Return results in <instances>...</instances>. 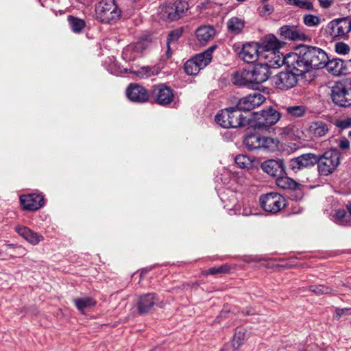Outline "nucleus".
Here are the masks:
<instances>
[{
	"instance_id": "obj_1",
	"label": "nucleus",
	"mask_w": 351,
	"mask_h": 351,
	"mask_svg": "<svg viewBox=\"0 0 351 351\" xmlns=\"http://www.w3.org/2000/svg\"><path fill=\"white\" fill-rule=\"evenodd\" d=\"M327 61L328 56L322 49L303 46L298 53H291L289 64L294 65L298 75H304L311 69L324 67Z\"/></svg>"
},
{
	"instance_id": "obj_12",
	"label": "nucleus",
	"mask_w": 351,
	"mask_h": 351,
	"mask_svg": "<svg viewBox=\"0 0 351 351\" xmlns=\"http://www.w3.org/2000/svg\"><path fill=\"white\" fill-rule=\"evenodd\" d=\"M19 202L21 208L27 211L38 210L45 205L44 196L36 193L21 195Z\"/></svg>"
},
{
	"instance_id": "obj_52",
	"label": "nucleus",
	"mask_w": 351,
	"mask_h": 351,
	"mask_svg": "<svg viewBox=\"0 0 351 351\" xmlns=\"http://www.w3.org/2000/svg\"><path fill=\"white\" fill-rule=\"evenodd\" d=\"M217 45H213L210 47H209L205 51L209 56L212 58L213 53L217 49Z\"/></svg>"
},
{
	"instance_id": "obj_19",
	"label": "nucleus",
	"mask_w": 351,
	"mask_h": 351,
	"mask_svg": "<svg viewBox=\"0 0 351 351\" xmlns=\"http://www.w3.org/2000/svg\"><path fill=\"white\" fill-rule=\"evenodd\" d=\"M259 44L256 42H249L243 45L239 57L248 64L255 62L259 56Z\"/></svg>"
},
{
	"instance_id": "obj_16",
	"label": "nucleus",
	"mask_w": 351,
	"mask_h": 351,
	"mask_svg": "<svg viewBox=\"0 0 351 351\" xmlns=\"http://www.w3.org/2000/svg\"><path fill=\"white\" fill-rule=\"evenodd\" d=\"M279 34L285 39L291 41H306L310 39L309 36L296 25L282 26L279 29Z\"/></svg>"
},
{
	"instance_id": "obj_51",
	"label": "nucleus",
	"mask_w": 351,
	"mask_h": 351,
	"mask_svg": "<svg viewBox=\"0 0 351 351\" xmlns=\"http://www.w3.org/2000/svg\"><path fill=\"white\" fill-rule=\"evenodd\" d=\"M320 6L323 8H328L334 2V0H318Z\"/></svg>"
},
{
	"instance_id": "obj_41",
	"label": "nucleus",
	"mask_w": 351,
	"mask_h": 351,
	"mask_svg": "<svg viewBox=\"0 0 351 351\" xmlns=\"http://www.w3.org/2000/svg\"><path fill=\"white\" fill-rule=\"evenodd\" d=\"M284 132L294 140L300 139L302 136V132L294 125H289L285 128Z\"/></svg>"
},
{
	"instance_id": "obj_13",
	"label": "nucleus",
	"mask_w": 351,
	"mask_h": 351,
	"mask_svg": "<svg viewBox=\"0 0 351 351\" xmlns=\"http://www.w3.org/2000/svg\"><path fill=\"white\" fill-rule=\"evenodd\" d=\"M128 98L136 103L150 102V90L138 84H130L126 89Z\"/></svg>"
},
{
	"instance_id": "obj_42",
	"label": "nucleus",
	"mask_w": 351,
	"mask_h": 351,
	"mask_svg": "<svg viewBox=\"0 0 351 351\" xmlns=\"http://www.w3.org/2000/svg\"><path fill=\"white\" fill-rule=\"evenodd\" d=\"M309 290L315 293L316 295L333 293V290L332 288L322 285H311L309 287Z\"/></svg>"
},
{
	"instance_id": "obj_15",
	"label": "nucleus",
	"mask_w": 351,
	"mask_h": 351,
	"mask_svg": "<svg viewBox=\"0 0 351 351\" xmlns=\"http://www.w3.org/2000/svg\"><path fill=\"white\" fill-rule=\"evenodd\" d=\"M158 301L159 298L155 293H148L139 296L136 305L138 313L143 315L151 313Z\"/></svg>"
},
{
	"instance_id": "obj_38",
	"label": "nucleus",
	"mask_w": 351,
	"mask_h": 351,
	"mask_svg": "<svg viewBox=\"0 0 351 351\" xmlns=\"http://www.w3.org/2000/svg\"><path fill=\"white\" fill-rule=\"evenodd\" d=\"M183 27H179L171 31L167 38V45H175L183 34Z\"/></svg>"
},
{
	"instance_id": "obj_45",
	"label": "nucleus",
	"mask_w": 351,
	"mask_h": 351,
	"mask_svg": "<svg viewBox=\"0 0 351 351\" xmlns=\"http://www.w3.org/2000/svg\"><path fill=\"white\" fill-rule=\"evenodd\" d=\"M193 58L202 66V69L208 65L212 60V58L206 51L197 54Z\"/></svg>"
},
{
	"instance_id": "obj_39",
	"label": "nucleus",
	"mask_w": 351,
	"mask_h": 351,
	"mask_svg": "<svg viewBox=\"0 0 351 351\" xmlns=\"http://www.w3.org/2000/svg\"><path fill=\"white\" fill-rule=\"evenodd\" d=\"M302 20L304 24L309 27H317L322 21L319 16L311 14H304Z\"/></svg>"
},
{
	"instance_id": "obj_5",
	"label": "nucleus",
	"mask_w": 351,
	"mask_h": 351,
	"mask_svg": "<svg viewBox=\"0 0 351 351\" xmlns=\"http://www.w3.org/2000/svg\"><path fill=\"white\" fill-rule=\"evenodd\" d=\"M340 163V154L335 149H331L317 156V169L319 175L328 176L332 173Z\"/></svg>"
},
{
	"instance_id": "obj_30",
	"label": "nucleus",
	"mask_w": 351,
	"mask_h": 351,
	"mask_svg": "<svg viewBox=\"0 0 351 351\" xmlns=\"http://www.w3.org/2000/svg\"><path fill=\"white\" fill-rule=\"evenodd\" d=\"M281 47V43L274 35H267L265 37V52H278Z\"/></svg>"
},
{
	"instance_id": "obj_18",
	"label": "nucleus",
	"mask_w": 351,
	"mask_h": 351,
	"mask_svg": "<svg viewBox=\"0 0 351 351\" xmlns=\"http://www.w3.org/2000/svg\"><path fill=\"white\" fill-rule=\"evenodd\" d=\"M285 197L278 193L265 195V211L276 213L285 207Z\"/></svg>"
},
{
	"instance_id": "obj_56",
	"label": "nucleus",
	"mask_w": 351,
	"mask_h": 351,
	"mask_svg": "<svg viewBox=\"0 0 351 351\" xmlns=\"http://www.w3.org/2000/svg\"><path fill=\"white\" fill-rule=\"evenodd\" d=\"M301 351H315L313 348H307L305 349L302 350Z\"/></svg>"
},
{
	"instance_id": "obj_11",
	"label": "nucleus",
	"mask_w": 351,
	"mask_h": 351,
	"mask_svg": "<svg viewBox=\"0 0 351 351\" xmlns=\"http://www.w3.org/2000/svg\"><path fill=\"white\" fill-rule=\"evenodd\" d=\"M189 3L183 0H175L168 3L163 12L170 21H176L183 17L189 10Z\"/></svg>"
},
{
	"instance_id": "obj_48",
	"label": "nucleus",
	"mask_w": 351,
	"mask_h": 351,
	"mask_svg": "<svg viewBox=\"0 0 351 351\" xmlns=\"http://www.w3.org/2000/svg\"><path fill=\"white\" fill-rule=\"evenodd\" d=\"M338 147L343 150L346 151L349 149L350 148V142L348 138L346 137H341L339 139L336 140Z\"/></svg>"
},
{
	"instance_id": "obj_8",
	"label": "nucleus",
	"mask_w": 351,
	"mask_h": 351,
	"mask_svg": "<svg viewBox=\"0 0 351 351\" xmlns=\"http://www.w3.org/2000/svg\"><path fill=\"white\" fill-rule=\"evenodd\" d=\"M280 72L274 76H267L265 82L270 80L271 83L280 90H288L294 87L298 83V74L296 71Z\"/></svg>"
},
{
	"instance_id": "obj_6",
	"label": "nucleus",
	"mask_w": 351,
	"mask_h": 351,
	"mask_svg": "<svg viewBox=\"0 0 351 351\" xmlns=\"http://www.w3.org/2000/svg\"><path fill=\"white\" fill-rule=\"evenodd\" d=\"M250 125L252 130L247 132L243 139V145L249 151L263 147V136L262 135L263 122L261 121V119H253Z\"/></svg>"
},
{
	"instance_id": "obj_23",
	"label": "nucleus",
	"mask_w": 351,
	"mask_h": 351,
	"mask_svg": "<svg viewBox=\"0 0 351 351\" xmlns=\"http://www.w3.org/2000/svg\"><path fill=\"white\" fill-rule=\"evenodd\" d=\"M285 167L281 160H267L265 161V172L271 177H279L283 175Z\"/></svg>"
},
{
	"instance_id": "obj_43",
	"label": "nucleus",
	"mask_w": 351,
	"mask_h": 351,
	"mask_svg": "<svg viewBox=\"0 0 351 351\" xmlns=\"http://www.w3.org/2000/svg\"><path fill=\"white\" fill-rule=\"evenodd\" d=\"M286 110L289 114L296 117H302L306 112V108L303 106H289L286 108Z\"/></svg>"
},
{
	"instance_id": "obj_57",
	"label": "nucleus",
	"mask_w": 351,
	"mask_h": 351,
	"mask_svg": "<svg viewBox=\"0 0 351 351\" xmlns=\"http://www.w3.org/2000/svg\"><path fill=\"white\" fill-rule=\"evenodd\" d=\"M347 208H348V210H349V213H350V215H351V203H350L349 204H348V206H347Z\"/></svg>"
},
{
	"instance_id": "obj_35",
	"label": "nucleus",
	"mask_w": 351,
	"mask_h": 351,
	"mask_svg": "<svg viewBox=\"0 0 351 351\" xmlns=\"http://www.w3.org/2000/svg\"><path fill=\"white\" fill-rule=\"evenodd\" d=\"M68 22L71 30L77 34L80 33L86 26V23L84 20L71 15L68 16Z\"/></svg>"
},
{
	"instance_id": "obj_53",
	"label": "nucleus",
	"mask_w": 351,
	"mask_h": 351,
	"mask_svg": "<svg viewBox=\"0 0 351 351\" xmlns=\"http://www.w3.org/2000/svg\"><path fill=\"white\" fill-rule=\"evenodd\" d=\"M274 8L272 5L267 4L265 5V12H267L269 14L273 13Z\"/></svg>"
},
{
	"instance_id": "obj_46",
	"label": "nucleus",
	"mask_w": 351,
	"mask_h": 351,
	"mask_svg": "<svg viewBox=\"0 0 351 351\" xmlns=\"http://www.w3.org/2000/svg\"><path fill=\"white\" fill-rule=\"evenodd\" d=\"M335 125L341 130L351 128V117L339 119L335 122Z\"/></svg>"
},
{
	"instance_id": "obj_61",
	"label": "nucleus",
	"mask_w": 351,
	"mask_h": 351,
	"mask_svg": "<svg viewBox=\"0 0 351 351\" xmlns=\"http://www.w3.org/2000/svg\"><path fill=\"white\" fill-rule=\"evenodd\" d=\"M350 62H351V59L350 60Z\"/></svg>"
},
{
	"instance_id": "obj_9",
	"label": "nucleus",
	"mask_w": 351,
	"mask_h": 351,
	"mask_svg": "<svg viewBox=\"0 0 351 351\" xmlns=\"http://www.w3.org/2000/svg\"><path fill=\"white\" fill-rule=\"evenodd\" d=\"M291 56V53L283 56L279 51L271 52L269 53L265 54V59L267 60L265 62V67L266 69L265 77L267 76H271L273 74L271 71V69H278L283 64H286L289 68L294 71V65L289 64Z\"/></svg>"
},
{
	"instance_id": "obj_55",
	"label": "nucleus",
	"mask_w": 351,
	"mask_h": 351,
	"mask_svg": "<svg viewBox=\"0 0 351 351\" xmlns=\"http://www.w3.org/2000/svg\"><path fill=\"white\" fill-rule=\"evenodd\" d=\"M259 204L261 208H263V194L261 195L259 197Z\"/></svg>"
},
{
	"instance_id": "obj_20",
	"label": "nucleus",
	"mask_w": 351,
	"mask_h": 351,
	"mask_svg": "<svg viewBox=\"0 0 351 351\" xmlns=\"http://www.w3.org/2000/svg\"><path fill=\"white\" fill-rule=\"evenodd\" d=\"M263 103V96L259 93L250 94L241 98L236 107L241 112L251 111L256 106H261Z\"/></svg>"
},
{
	"instance_id": "obj_22",
	"label": "nucleus",
	"mask_w": 351,
	"mask_h": 351,
	"mask_svg": "<svg viewBox=\"0 0 351 351\" xmlns=\"http://www.w3.org/2000/svg\"><path fill=\"white\" fill-rule=\"evenodd\" d=\"M14 230L20 236L34 245H37L40 241L44 239L42 235L24 226L18 225L15 227Z\"/></svg>"
},
{
	"instance_id": "obj_59",
	"label": "nucleus",
	"mask_w": 351,
	"mask_h": 351,
	"mask_svg": "<svg viewBox=\"0 0 351 351\" xmlns=\"http://www.w3.org/2000/svg\"><path fill=\"white\" fill-rule=\"evenodd\" d=\"M260 168H261L262 170H263V162H261V163L260 164Z\"/></svg>"
},
{
	"instance_id": "obj_47",
	"label": "nucleus",
	"mask_w": 351,
	"mask_h": 351,
	"mask_svg": "<svg viewBox=\"0 0 351 351\" xmlns=\"http://www.w3.org/2000/svg\"><path fill=\"white\" fill-rule=\"evenodd\" d=\"M335 51L339 54H347L350 51V47L346 43H338L335 45Z\"/></svg>"
},
{
	"instance_id": "obj_27",
	"label": "nucleus",
	"mask_w": 351,
	"mask_h": 351,
	"mask_svg": "<svg viewBox=\"0 0 351 351\" xmlns=\"http://www.w3.org/2000/svg\"><path fill=\"white\" fill-rule=\"evenodd\" d=\"M25 249L21 245L16 244H3L0 246V256L3 254L9 255L12 258H14L16 255H22L24 254Z\"/></svg>"
},
{
	"instance_id": "obj_3",
	"label": "nucleus",
	"mask_w": 351,
	"mask_h": 351,
	"mask_svg": "<svg viewBox=\"0 0 351 351\" xmlns=\"http://www.w3.org/2000/svg\"><path fill=\"white\" fill-rule=\"evenodd\" d=\"M232 81L235 85L260 90L263 82V64L259 62L235 72Z\"/></svg>"
},
{
	"instance_id": "obj_32",
	"label": "nucleus",
	"mask_w": 351,
	"mask_h": 351,
	"mask_svg": "<svg viewBox=\"0 0 351 351\" xmlns=\"http://www.w3.org/2000/svg\"><path fill=\"white\" fill-rule=\"evenodd\" d=\"M201 69L202 66L194 60V58L187 60L184 64V72L189 75H195Z\"/></svg>"
},
{
	"instance_id": "obj_7",
	"label": "nucleus",
	"mask_w": 351,
	"mask_h": 351,
	"mask_svg": "<svg viewBox=\"0 0 351 351\" xmlns=\"http://www.w3.org/2000/svg\"><path fill=\"white\" fill-rule=\"evenodd\" d=\"M150 103L167 106L172 103L174 98L173 90L165 84H158L150 90Z\"/></svg>"
},
{
	"instance_id": "obj_2",
	"label": "nucleus",
	"mask_w": 351,
	"mask_h": 351,
	"mask_svg": "<svg viewBox=\"0 0 351 351\" xmlns=\"http://www.w3.org/2000/svg\"><path fill=\"white\" fill-rule=\"evenodd\" d=\"M263 117V110L254 111L250 117L243 116L240 110L235 107L222 109L215 116V121L223 128H237L252 123V120H259Z\"/></svg>"
},
{
	"instance_id": "obj_58",
	"label": "nucleus",
	"mask_w": 351,
	"mask_h": 351,
	"mask_svg": "<svg viewBox=\"0 0 351 351\" xmlns=\"http://www.w3.org/2000/svg\"><path fill=\"white\" fill-rule=\"evenodd\" d=\"M228 346H225L221 351H228Z\"/></svg>"
},
{
	"instance_id": "obj_4",
	"label": "nucleus",
	"mask_w": 351,
	"mask_h": 351,
	"mask_svg": "<svg viewBox=\"0 0 351 351\" xmlns=\"http://www.w3.org/2000/svg\"><path fill=\"white\" fill-rule=\"evenodd\" d=\"M97 19L103 23H113L117 21L121 11L114 0H101L95 6Z\"/></svg>"
},
{
	"instance_id": "obj_54",
	"label": "nucleus",
	"mask_w": 351,
	"mask_h": 351,
	"mask_svg": "<svg viewBox=\"0 0 351 351\" xmlns=\"http://www.w3.org/2000/svg\"><path fill=\"white\" fill-rule=\"evenodd\" d=\"M167 57L168 58H171L173 53L171 45H167Z\"/></svg>"
},
{
	"instance_id": "obj_26",
	"label": "nucleus",
	"mask_w": 351,
	"mask_h": 351,
	"mask_svg": "<svg viewBox=\"0 0 351 351\" xmlns=\"http://www.w3.org/2000/svg\"><path fill=\"white\" fill-rule=\"evenodd\" d=\"M215 30L210 26H202L197 29L195 32L196 38L198 41L202 44H206L215 36Z\"/></svg>"
},
{
	"instance_id": "obj_36",
	"label": "nucleus",
	"mask_w": 351,
	"mask_h": 351,
	"mask_svg": "<svg viewBox=\"0 0 351 351\" xmlns=\"http://www.w3.org/2000/svg\"><path fill=\"white\" fill-rule=\"evenodd\" d=\"M245 340V329L242 327H237L235 329L234 335L232 339V346L238 349Z\"/></svg>"
},
{
	"instance_id": "obj_17",
	"label": "nucleus",
	"mask_w": 351,
	"mask_h": 351,
	"mask_svg": "<svg viewBox=\"0 0 351 351\" xmlns=\"http://www.w3.org/2000/svg\"><path fill=\"white\" fill-rule=\"evenodd\" d=\"M328 28L331 37H343L351 31V21L346 18L335 19L329 23Z\"/></svg>"
},
{
	"instance_id": "obj_33",
	"label": "nucleus",
	"mask_w": 351,
	"mask_h": 351,
	"mask_svg": "<svg viewBox=\"0 0 351 351\" xmlns=\"http://www.w3.org/2000/svg\"><path fill=\"white\" fill-rule=\"evenodd\" d=\"M73 302L76 308L81 312H83L86 308L94 306L96 304V301L90 297L76 298L73 300Z\"/></svg>"
},
{
	"instance_id": "obj_28",
	"label": "nucleus",
	"mask_w": 351,
	"mask_h": 351,
	"mask_svg": "<svg viewBox=\"0 0 351 351\" xmlns=\"http://www.w3.org/2000/svg\"><path fill=\"white\" fill-rule=\"evenodd\" d=\"M280 113L274 108L269 107L265 110V129L275 125L280 119Z\"/></svg>"
},
{
	"instance_id": "obj_25",
	"label": "nucleus",
	"mask_w": 351,
	"mask_h": 351,
	"mask_svg": "<svg viewBox=\"0 0 351 351\" xmlns=\"http://www.w3.org/2000/svg\"><path fill=\"white\" fill-rule=\"evenodd\" d=\"M276 183L278 187L283 189L302 191L304 187L302 184L296 182L293 179L287 176H282V175L277 178Z\"/></svg>"
},
{
	"instance_id": "obj_31",
	"label": "nucleus",
	"mask_w": 351,
	"mask_h": 351,
	"mask_svg": "<svg viewBox=\"0 0 351 351\" xmlns=\"http://www.w3.org/2000/svg\"><path fill=\"white\" fill-rule=\"evenodd\" d=\"M232 267L227 263L223 264L218 267H210L208 269L202 271V274L204 276L212 275L217 276L218 275L226 274L230 272Z\"/></svg>"
},
{
	"instance_id": "obj_37",
	"label": "nucleus",
	"mask_w": 351,
	"mask_h": 351,
	"mask_svg": "<svg viewBox=\"0 0 351 351\" xmlns=\"http://www.w3.org/2000/svg\"><path fill=\"white\" fill-rule=\"evenodd\" d=\"M333 220L339 225L347 226L350 222V217L347 212L342 209L336 211L333 217Z\"/></svg>"
},
{
	"instance_id": "obj_50",
	"label": "nucleus",
	"mask_w": 351,
	"mask_h": 351,
	"mask_svg": "<svg viewBox=\"0 0 351 351\" xmlns=\"http://www.w3.org/2000/svg\"><path fill=\"white\" fill-rule=\"evenodd\" d=\"M150 69L147 67H142L141 70L137 71V75H141L142 77H147L149 76Z\"/></svg>"
},
{
	"instance_id": "obj_49",
	"label": "nucleus",
	"mask_w": 351,
	"mask_h": 351,
	"mask_svg": "<svg viewBox=\"0 0 351 351\" xmlns=\"http://www.w3.org/2000/svg\"><path fill=\"white\" fill-rule=\"evenodd\" d=\"M350 308H336L334 314V319L336 320H339L343 315H346L349 313Z\"/></svg>"
},
{
	"instance_id": "obj_60",
	"label": "nucleus",
	"mask_w": 351,
	"mask_h": 351,
	"mask_svg": "<svg viewBox=\"0 0 351 351\" xmlns=\"http://www.w3.org/2000/svg\"><path fill=\"white\" fill-rule=\"evenodd\" d=\"M344 286H346L345 284H343ZM350 289H351V285H347Z\"/></svg>"
},
{
	"instance_id": "obj_10",
	"label": "nucleus",
	"mask_w": 351,
	"mask_h": 351,
	"mask_svg": "<svg viewBox=\"0 0 351 351\" xmlns=\"http://www.w3.org/2000/svg\"><path fill=\"white\" fill-rule=\"evenodd\" d=\"M331 98L333 103L339 106H351V88L342 83H337L332 87Z\"/></svg>"
},
{
	"instance_id": "obj_34",
	"label": "nucleus",
	"mask_w": 351,
	"mask_h": 351,
	"mask_svg": "<svg viewBox=\"0 0 351 351\" xmlns=\"http://www.w3.org/2000/svg\"><path fill=\"white\" fill-rule=\"evenodd\" d=\"M287 5L295 6L296 8L306 10H313L314 5L312 0H284Z\"/></svg>"
},
{
	"instance_id": "obj_40",
	"label": "nucleus",
	"mask_w": 351,
	"mask_h": 351,
	"mask_svg": "<svg viewBox=\"0 0 351 351\" xmlns=\"http://www.w3.org/2000/svg\"><path fill=\"white\" fill-rule=\"evenodd\" d=\"M234 162L236 165L241 169H249L253 163V160H251L246 155L243 154L235 156Z\"/></svg>"
},
{
	"instance_id": "obj_24",
	"label": "nucleus",
	"mask_w": 351,
	"mask_h": 351,
	"mask_svg": "<svg viewBox=\"0 0 351 351\" xmlns=\"http://www.w3.org/2000/svg\"><path fill=\"white\" fill-rule=\"evenodd\" d=\"M325 66L328 71L335 76H339L346 73L347 67L345 62L341 59H333L327 61Z\"/></svg>"
},
{
	"instance_id": "obj_14",
	"label": "nucleus",
	"mask_w": 351,
	"mask_h": 351,
	"mask_svg": "<svg viewBox=\"0 0 351 351\" xmlns=\"http://www.w3.org/2000/svg\"><path fill=\"white\" fill-rule=\"evenodd\" d=\"M317 162V155L312 153H307L291 159L289 162V167L293 171L297 172L305 168L314 166Z\"/></svg>"
},
{
	"instance_id": "obj_29",
	"label": "nucleus",
	"mask_w": 351,
	"mask_h": 351,
	"mask_svg": "<svg viewBox=\"0 0 351 351\" xmlns=\"http://www.w3.org/2000/svg\"><path fill=\"white\" fill-rule=\"evenodd\" d=\"M228 31L235 35L239 34L245 26L244 20L238 17L230 18L227 23Z\"/></svg>"
},
{
	"instance_id": "obj_44",
	"label": "nucleus",
	"mask_w": 351,
	"mask_h": 351,
	"mask_svg": "<svg viewBox=\"0 0 351 351\" xmlns=\"http://www.w3.org/2000/svg\"><path fill=\"white\" fill-rule=\"evenodd\" d=\"M279 141L275 138H265V150L275 152L278 149Z\"/></svg>"
},
{
	"instance_id": "obj_21",
	"label": "nucleus",
	"mask_w": 351,
	"mask_h": 351,
	"mask_svg": "<svg viewBox=\"0 0 351 351\" xmlns=\"http://www.w3.org/2000/svg\"><path fill=\"white\" fill-rule=\"evenodd\" d=\"M328 124L321 120L311 122L307 128V132L312 138L323 137L328 133Z\"/></svg>"
}]
</instances>
